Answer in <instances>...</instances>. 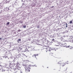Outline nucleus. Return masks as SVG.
Returning <instances> with one entry per match:
<instances>
[{
  "instance_id": "1",
  "label": "nucleus",
  "mask_w": 73,
  "mask_h": 73,
  "mask_svg": "<svg viewBox=\"0 0 73 73\" xmlns=\"http://www.w3.org/2000/svg\"><path fill=\"white\" fill-rule=\"evenodd\" d=\"M49 54H50L51 55H53V50H51L50 48L49 47V46L47 47V50H46V52H48Z\"/></svg>"
},
{
  "instance_id": "2",
  "label": "nucleus",
  "mask_w": 73,
  "mask_h": 73,
  "mask_svg": "<svg viewBox=\"0 0 73 73\" xmlns=\"http://www.w3.org/2000/svg\"><path fill=\"white\" fill-rule=\"evenodd\" d=\"M25 69L26 73H28L30 72V68L29 67H26Z\"/></svg>"
},
{
  "instance_id": "3",
  "label": "nucleus",
  "mask_w": 73,
  "mask_h": 73,
  "mask_svg": "<svg viewBox=\"0 0 73 73\" xmlns=\"http://www.w3.org/2000/svg\"><path fill=\"white\" fill-rule=\"evenodd\" d=\"M21 68V67H20L19 66H17V67H16V69H18V70H19Z\"/></svg>"
},
{
  "instance_id": "4",
  "label": "nucleus",
  "mask_w": 73,
  "mask_h": 73,
  "mask_svg": "<svg viewBox=\"0 0 73 73\" xmlns=\"http://www.w3.org/2000/svg\"><path fill=\"white\" fill-rule=\"evenodd\" d=\"M66 65V63H62L61 64V65H62V66H64L65 65Z\"/></svg>"
},
{
  "instance_id": "5",
  "label": "nucleus",
  "mask_w": 73,
  "mask_h": 73,
  "mask_svg": "<svg viewBox=\"0 0 73 73\" xmlns=\"http://www.w3.org/2000/svg\"><path fill=\"white\" fill-rule=\"evenodd\" d=\"M67 70V68H66L64 69L63 71L64 72H66V71Z\"/></svg>"
},
{
  "instance_id": "6",
  "label": "nucleus",
  "mask_w": 73,
  "mask_h": 73,
  "mask_svg": "<svg viewBox=\"0 0 73 73\" xmlns=\"http://www.w3.org/2000/svg\"><path fill=\"white\" fill-rule=\"evenodd\" d=\"M61 64V61H60L57 63V64Z\"/></svg>"
},
{
  "instance_id": "7",
  "label": "nucleus",
  "mask_w": 73,
  "mask_h": 73,
  "mask_svg": "<svg viewBox=\"0 0 73 73\" xmlns=\"http://www.w3.org/2000/svg\"><path fill=\"white\" fill-rule=\"evenodd\" d=\"M34 56H35V57L36 58V57H37V56H38V55L37 54H35L34 55Z\"/></svg>"
},
{
  "instance_id": "8",
  "label": "nucleus",
  "mask_w": 73,
  "mask_h": 73,
  "mask_svg": "<svg viewBox=\"0 0 73 73\" xmlns=\"http://www.w3.org/2000/svg\"><path fill=\"white\" fill-rule=\"evenodd\" d=\"M2 66H1V65H0V70H1L2 69Z\"/></svg>"
},
{
  "instance_id": "9",
  "label": "nucleus",
  "mask_w": 73,
  "mask_h": 73,
  "mask_svg": "<svg viewBox=\"0 0 73 73\" xmlns=\"http://www.w3.org/2000/svg\"><path fill=\"white\" fill-rule=\"evenodd\" d=\"M72 23H73L72 21H70V24H72Z\"/></svg>"
},
{
  "instance_id": "10",
  "label": "nucleus",
  "mask_w": 73,
  "mask_h": 73,
  "mask_svg": "<svg viewBox=\"0 0 73 73\" xmlns=\"http://www.w3.org/2000/svg\"><path fill=\"white\" fill-rule=\"evenodd\" d=\"M70 41L71 42H73V40H72V39H71L70 40Z\"/></svg>"
},
{
  "instance_id": "11",
  "label": "nucleus",
  "mask_w": 73,
  "mask_h": 73,
  "mask_svg": "<svg viewBox=\"0 0 73 73\" xmlns=\"http://www.w3.org/2000/svg\"><path fill=\"white\" fill-rule=\"evenodd\" d=\"M57 44L55 45V46H59V44H58V43H57Z\"/></svg>"
},
{
  "instance_id": "12",
  "label": "nucleus",
  "mask_w": 73,
  "mask_h": 73,
  "mask_svg": "<svg viewBox=\"0 0 73 73\" xmlns=\"http://www.w3.org/2000/svg\"><path fill=\"white\" fill-rule=\"evenodd\" d=\"M65 63L66 64H69L68 61H66Z\"/></svg>"
},
{
  "instance_id": "13",
  "label": "nucleus",
  "mask_w": 73,
  "mask_h": 73,
  "mask_svg": "<svg viewBox=\"0 0 73 73\" xmlns=\"http://www.w3.org/2000/svg\"><path fill=\"white\" fill-rule=\"evenodd\" d=\"M17 41H21V39H19Z\"/></svg>"
},
{
  "instance_id": "14",
  "label": "nucleus",
  "mask_w": 73,
  "mask_h": 73,
  "mask_svg": "<svg viewBox=\"0 0 73 73\" xmlns=\"http://www.w3.org/2000/svg\"><path fill=\"white\" fill-rule=\"evenodd\" d=\"M20 65V64L19 63H17V66H19Z\"/></svg>"
},
{
  "instance_id": "15",
  "label": "nucleus",
  "mask_w": 73,
  "mask_h": 73,
  "mask_svg": "<svg viewBox=\"0 0 73 73\" xmlns=\"http://www.w3.org/2000/svg\"><path fill=\"white\" fill-rule=\"evenodd\" d=\"M23 28H26V25L23 26Z\"/></svg>"
},
{
  "instance_id": "16",
  "label": "nucleus",
  "mask_w": 73,
  "mask_h": 73,
  "mask_svg": "<svg viewBox=\"0 0 73 73\" xmlns=\"http://www.w3.org/2000/svg\"><path fill=\"white\" fill-rule=\"evenodd\" d=\"M65 25H66V27H68V24H67V23H66Z\"/></svg>"
},
{
  "instance_id": "17",
  "label": "nucleus",
  "mask_w": 73,
  "mask_h": 73,
  "mask_svg": "<svg viewBox=\"0 0 73 73\" xmlns=\"http://www.w3.org/2000/svg\"><path fill=\"white\" fill-rule=\"evenodd\" d=\"M64 45H65V46H66V43H64Z\"/></svg>"
},
{
  "instance_id": "18",
  "label": "nucleus",
  "mask_w": 73,
  "mask_h": 73,
  "mask_svg": "<svg viewBox=\"0 0 73 73\" xmlns=\"http://www.w3.org/2000/svg\"><path fill=\"white\" fill-rule=\"evenodd\" d=\"M20 31H21V30H20V29H19L18 30L17 32H19Z\"/></svg>"
},
{
  "instance_id": "19",
  "label": "nucleus",
  "mask_w": 73,
  "mask_h": 73,
  "mask_svg": "<svg viewBox=\"0 0 73 73\" xmlns=\"http://www.w3.org/2000/svg\"><path fill=\"white\" fill-rule=\"evenodd\" d=\"M7 25H9V22H8L7 23Z\"/></svg>"
},
{
  "instance_id": "20",
  "label": "nucleus",
  "mask_w": 73,
  "mask_h": 73,
  "mask_svg": "<svg viewBox=\"0 0 73 73\" xmlns=\"http://www.w3.org/2000/svg\"><path fill=\"white\" fill-rule=\"evenodd\" d=\"M54 50H55V51H56V49L54 48Z\"/></svg>"
},
{
  "instance_id": "21",
  "label": "nucleus",
  "mask_w": 73,
  "mask_h": 73,
  "mask_svg": "<svg viewBox=\"0 0 73 73\" xmlns=\"http://www.w3.org/2000/svg\"><path fill=\"white\" fill-rule=\"evenodd\" d=\"M64 42H66V41H63Z\"/></svg>"
},
{
  "instance_id": "22",
  "label": "nucleus",
  "mask_w": 73,
  "mask_h": 73,
  "mask_svg": "<svg viewBox=\"0 0 73 73\" xmlns=\"http://www.w3.org/2000/svg\"><path fill=\"white\" fill-rule=\"evenodd\" d=\"M2 38H0V40H1Z\"/></svg>"
},
{
  "instance_id": "23",
  "label": "nucleus",
  "mask_w": 73,
  "mask_h": 73,
  "mask_svg": "<svg viewBox=\"0 0 73 73\" xmlns=\"http://www.w3.org/2000/svg\"><path fill=\"white\" fill-rule=\"evenodd\" d=\"M53 7H54V6H52V8H53Z\"/></svg>"
},
{
  "instance_id": "24",
  "label": "nucleus",
  "mask_w": 73,
  "mask_h": 73,
  "mask_svg": "<svg viewBox=\"0 0 73 73\" xmlns=\"http://www.w3.org/2000/svg\"><path fill=\"white\" fill-rule=\"evenodd\" d=\"M4 71H5V70H3V71H2V72H3H3H4Z\"/></svg>"
},
{
  "instance_id": "25",
  "label": "nucleus",
  "mask_w": 73,
  "mask_h": 73,
  "mask_svg": "<svg viewBox=\"0 0 73 73\" xmlns=\"http://www.w3.org/2000/svg\"><path fill=\"white\" fill-rule=\"evenodd\" d=\"M64 24H65V22H64Z\"/></svg>"
},
{
  "instance_id": "26",
  "label": "nucleus",
  "mask_w": 73,
  "mask_h": 73,
  "mask_svg": "<svg viewBox=\"0 0 73 73\" xmlns=\"http://www.w3.org/2000/svg\"><path fill=\"white\" fill-rule=\"evenodd\" d=\"M47 68H48V67H47Z\"/></svg>"
}]
</instances>
